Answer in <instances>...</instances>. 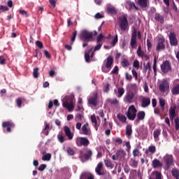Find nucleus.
Here are the masks:
<instances>
[{
	"mask_svg": "<svg viewBox=\"0 0 179 179\" xmlns=\"http://www.w3.org/2000/svg\"><path fill=\"white\" fill-rule=\"evenodd\" d=\"M63 107L66 108L69 113L73 111L75 103L73 102V96H66L62 99Z\"/></svg>",
	"mask_w": 179,
	"mask_h": 179,
	"instance_id": "nucleus-1",
	"label": "nucleus"
},
{
	"mask_svg": "<svg viewBox=\"0 0 179 179\" xmlns=\"http://www.w3.org/2000/svg\"><path fill=\"white\" fill-rule=\"evenodd\" d=\"M80 39L83 41H90V40H92V38H93V33L84 29L83 31H81L80 35Z\"/></svg>",
	"mask_w": 179,
	"mask_h": 179,
	"instance_id": "nucleus-2",
	"label": "nucleus"
},
{
	"mask_svg": "<svg viewBox=\"0 0 179 179\" xmlns=\"http://www.w3.org/2000/svg\"><path fill=\"white\" fill-rule=\"evenodd\" d=\"M127 115L129 120H131V121H134V120H135L136 117V108H135V106L134 105L129 106L127 113Z\"/></svg>",
	"mask_w": 179,
	"mask_h": 179,
	"instance_id": "nucleus-3",
	"label": "nucleus"
},
{
	"mask_svg": "<svg viewBox=\"0 0 179 179\" xmlns=\"http://www.w3.org/2000/svg\"><path fill=\"white\" fill-rule=\"evenodd\" d=\"M159 89L162 93H167L170 89V83L167 80H163L159 85Z\"/></svg>",
	"mask_w": 179,
	"mask_h": 179,
	"instance_id": "nucleus-4",
	"label": "nucleus"
},
{
	"mask_svg": "<svg viewBox=\"0 0 179 179\" xmlns=\"http://www.w3.org/2000/svg\"><path fill=\"white\" fill-rule=\"evenodd\" d=\"M113 61L114 60L113 59V57H108L107 58L105 67H102L103 72H104L105 73H108V72H110V71L111 70V66L113 65Z\"/></svg>",
	"mask_w": 179,
	"mask_h": 179,
	"instance_id": "nucleus-5",
	"label": "nucleus"
},
{
	"mask_svg": "<svg viewBox=\"0 0 179 179\" xmlns=\"http://www.w3.org/2000/svg\"><path fill=\"white\" fill-rule=\"evenodd\" d=\"M77 146H87L90 142L85 137H77L76 139Z\"/></svg>",
	"mask_w": 179,
	"mask_h": 179,
	"instance_id": "nucleus-6",
	"label": "nucleus"
},
{
	"mask_svg": "<svg viewBox=\"0 0 179 179\" xmlns=\"http://www.w3.org/2000/svg\"><path fill=\"white\" fill-rule=\"evenodd\" d=\"M161 71L164 73H167L168 72H170L171 71V64H170L169 61H165L162 63L161 65Z\"/></svg>",
	"mask_w": 179,
	"mask_h": 179,
	"instance_id": "nucleus-7",
	"label": "nucleus"
},
{
	"mask_svg": "<svg viewBox=\"0 0 179 179\" xmlns=\"http://www.w3.org/2000/svg\"><path fill=\"white\" fill-rule=\"evenodd\" d=\"M81 134L86 136H90L92 135V131L90 130V127H89V123H85L82 126Z\"/></svg>",
	"mask_w": 179,
	"mask_h": 179,
	"instance_id": "nucleus-8",
	"label": "nucleus"
},
{
	"mask_svg": "<svg viewBox=\"0 0 179 179\" xmlns=\"http://www.w3.org/2000/svg\"><path fill=\"white\" fill-rule=\"evenodd\" d=\"M120 27L122 30H127L128 29V20L127 17L123 16L120 18Z\"/></svg>",
	"mask_w": 179,
	"mask_h": 179,
	"instance_id": "nucleus-9",
	"label": "nucleus"
},
{
	"mask_svg": "<svg viewBox=\"0 0 179 179\" xmlns=\"http://www.w3.org/2000/svg\"><path fill=\"white\" fill-rule=\"evenodd\" d=\"M88 104H90V106H93V107L97 106V94L90 95V99H88Z\"/></svg>",
	"mask_w": 179,
	"mask_h": 179,
	"instance_id": "nucleus-10",
	"label": "nucleus"
},
{
	"mask_svg": "<svg viewBox=\"0 0 179 179\" xmlns=\"http://www.w3.org/2000/svg\"><path fill=\"white\" fill-rule=\"evenodd\" d=\"M93 50V48H90L88 51L85 52V58L86 62H90L92 61V58L94 56V53L92 52Z\"/></svg>",
	"mask_w": 179,
	"mask_h": 179,
	"instance_id": "nucleus-11",
	"label": "nucleus"
},
{
	"mask_svg": "<svg viewBox=\"0 0 179 179\" xmlns=\"http://www.w3.org/2000/svg\"><path fill=\"white\" fill-rule=\"evenodd\" d=\"M164 160L167 166V167H170L173 166L174 161L173 160V155H166L164 157Z\"/></svg>",
	"mask_w": 179,
	"mask_h": 179,
	"instance_id": "nucleus-12",
	"label": "nucleus"
},
{
	"mask_svg": "<svg viewBox=\"0 0 179 179\" xmlns=\"http://www.w3.org/2000/svg\"><path fill=\"white\" fill-rule=\"evenodd\" d=\"M138 34V31L136 29H134L132 36H131V39L130 42V45L133 48H136V36Z\"/></svg>",
	"mask_w": 179,
	"mask_h": 179,
	"instance_id": "nucleus-13",
	"label": "nucleus"
},
{
	"mask_svg": "<svg viewBox=\"0 0 179 179\" xmlns=\"http://www.w3.org/2000/svg\"><path fill=\"white\" fill-rule=\"evenodd\" d=\"M91 157H92V151L90 150H87V152L84 155V157H83V152H80V159L83 162H85V160H89V159H90Z\"/></svg>",
	"mask_w": 179,
	"mask_h": 179,
	"instance_id": "nucleus-14",
	"label": "nucleus"
},
{
	"mask_svg": "<svg viewBox=\"0 0 179 179\" xmlns=\"http://www.w3.org/2000/svg\"><path fill=\"white\" fill-rule=\"evenodd\" d=\"M164 41H165L164 38H159L157 48H156L157 51H162V50H164L165 48Z\"/></svg>",
	"mask_w": 179,
	"mask_h": 179,
	"instance_id": "nucleus-15",
	"label": "nucleus"
},
{
	"mask_svg": "<svg viewBox=\"0 0 179 179\" xmlns=\"http://www.w3.org/2000/svg\"><path fill=\"white\" fill-rule=\"evenodd\" d=\"M64 131L66 136H67L68 139L69 141H72L73 139V133L71 131V129L68 127L67 126H65L64 127Z\"/></svg>",
	"mask_w": 179,
	"mask_h": 179,
	"instance_id": "nucleus-16",
	"label": "nucleus"
},
{
	"mask_svg": "<svg viewBox=\"0 0 179 179\" xmlns=\"http://www.w3.org/2000/svg\"><path fill=\"white\" fill-rule=\"evenodd\" d=\"M134 97H135V95L133 94V92H127L124 96V101L126 103H132Z\"/></svg>",
	"mask_w": 179,
	"mask_h": 179,
	"instance_id": "nucleus-17",
	"label": "nucleus"
},
{
	"mask_svg": "<svg viewBox=\"0 0 179 179\" xmlns=\"http://www.w3.org/2000/svg\"><path fill=\"white\" fill-rule=\"evenodd\" d=\"M169 40H170V43L172 45H177V44H178L177 38H176V34H174V33H173V32L170 33Z\"/></svg>",
	"mask_w": 179,
	"mask_h": 179,
	"instance_id": "nucleus-18",
	"label": "nucleus"
},
{
	"mask_svg": "<svg viewBox=\"0 0 179 179\" xmlns=\"http://www.w3.org/2000/svg\"><path fill=\"white\" fill-rule=\"evenodd\" d=\"M3 128H7V132H10V128H13L15 124L10 122H4L2 124Z\"/></svg>",
	"mask_w": 179,
	"mask_h": 179,
	"instance_id": "nucleus-19",
	"label": "nucleus"
},
{
	"mask_svg": "<svg viewBox=\"0 0 179 179\" xmlns=\"http://www.w3.org/2000/svg\"><path fill=\"white\" fill-rule=\"evenodd\" d=\"M149 179H162V173L159 171H152Z\"/></svg>",
	"mask_w": 179,
	"mask_h": 179,
	"instance_id": "nucleus-20",
	"label": "nucleus"
},
{
	"mask_svg": "<svg viewBox=\"0 0 179 179\" xmlns=\"http://www.w3.org/2000/svg\"><path fill=\"white\" fill-rule=\"evenodd\" d=\"M101 170H103V162H99L95 169V171L98 176H103Z\"/></svg>",
	"mask_w": 179,
	"mask_h": 179,
	"instance_id": "nucleus-21",
	"label": "nucleus"
},
{
	"mask_svg": "<svg viewBox=\"0 0 179 179\" xmlns=\"http://www.w3.org/2000/svg\"><path fill=\"white\" fill-rule=\"evenodd\" d=\"M116 154H117L119 160H121V159H124V157H125V156H127V152H125V150H124L122 148H120L119 150H117Z\"/></svg>",
	"mask_w": 179,
	"mask_h": 179,
	"instance_id": "nucleus-22",
	"label": "nucleus"
},
{
	"mask_svg": "<svg viewBox=\"0 0 179 179\" xmlns=\"http://www.w3.org/2000/svg\"><path fill=\"white\" fill-rule=\"evenodd\" d=\"M176 106L171 107L169 109V117L171 120L176 118Z\"/></svg>",
	"mask_w": 179,
	"mask_h": 179,
	"instance_id": "nucleus-23",
	"label": "nucleus"
},
{
	"mask_svg": "<svg viewBox=\"0 0 179 179\" xmlns=\"http://www.w3.org/2000/svg\"><path fill=\"white\" fill-rule=\"evenodd\" d=\"M152 167L154 169H157V168L162 167V166H163V164L157 159H155L154 160H152Z\"/></svg>",
	"mask_w": 179,
	"mask_h": 179,
	"instance_id": "nucleus-24",
	"label": "nucleus"
},
{
	"mask_svg": "<svg viewBox=\"0 0 179 179\" xmlns=\"http://www.w3.org/2000/svg\"><path fill=\"white\" fill-rule=\"evenodd\" d=\"M57 139L60 143H64V141H66V138H65V135H64V133L62 131H60L57 135Z\"/></svg>",
	"mask_w": 179,
	"mask_h": 179,
	"instance_id": "nucleus-25",
	"label": "nucleus"
},
{
	"mask_svg": "<svg viewBox=\"0 0 179 179\" xmlns=\"http://www.w3.org/2000/svg\"><path fill=\"white\" fill-rule=\"evenodd\" d=\"M126 135L128 138L132 135V126L127 124L126 127Z\"/></svg>",
	"mask_w": 179,
	"mask_h": 179,
	"instance_id": "nucleus-26",
	"label": "nucleus"
},
{
	"mask_svg": "<svg viewBox=\"0 0 179 179\" xmlns=\"http://www.w3.org/2000/svg\"><path fill=\"white\" fill-rule=\"evenodd\" d=\"M150 104V99L148 98H143L142 99V107H148Z\"/></svg>",
	"mask_w": 179,
	"mask_h": 179,
	"instance_id": "nucleus-27",
	"label": "nucleus"
},
{
	"mask_svg": "<svg viewBox=\"0 0 179 179\" xmlns=\"http://www.w3.org/2000/svg\"><path fill=\"white\" fill-rule=\"evenodd\" d=\"M171 174L173 177L176 179H179V171L177 169H173L171 171Z\"/></svg>",
	"mask_w": 179,
	"mask_h": 179,
	"instance_id": "nucleus-28",
	"label": "nucleus"
},
{
	"mask_svg": "<svg viewBox=\"0 0 179 179\" xmlns=\"http://www.w3.org/2000/svg\"><path fill=\"white\" fill-rule=\"evenodd\" d=\"M105 165L106 167H108L109 169H114V164L111 162L110 159H105L104 161Z\"/></svg>",
	"mask_w": 179,
	"mask_h": 179,
	"instance_id": "nucleus-29",
	"label": "nucleus"
},
{
	"mask_svg": "<svg viewBox=\"0 0 179 179\" xmlns=\"http://www.w3.org/2000/svg\"><path fill=\"white\" fill-rule=\"evenodd\" d=\"M126 6L128 8H129V9H132V8H134V9H136L138 10V8L136 7V6H135V3L134 2H131V1H127V5Z\"/></svg>",
	"mask_w": 179,
	"mask_h": 179,
	"instance_id": "nucleus-30",
	"label": "nucleus"
},
{
	"mask_svg": "<svg viewBox=\"0 0 179 179\" xmlns=\"http://www.w3.org/2000/svg\"><path fill=\"white\" fill-rule=\"evenodd\" d=\"M148 0H138V3L141 8H146L148 6Z\"/></svg>",
	"mask_w": 179,
	"mask_h": 179,
	"instance_id": "nucleus-31",
	"label": "nucleus"
},
{
	"mask_svg": "<svg viewBox=\"0 0 179 179\" xmlns=\"http://www.w3.org/2000/svg\"><path fill=\"white\" fill-rule=\"evenodd\" d=\"M50 130V124H47V122H45V128L42 131V134H44V135H48Z\"/></svg>",
	"mask_w": 179,
	"mask_h": 179,
	"instance_id": "nucleus-32",
	"label": "nucleus"
},
{
	"mask_svg": "<svg viewBox=\"0 0 179 179\" xmlns=\"http://www.w3.org/2000/svg\"><path fill=\"white\" fill-rule=\"evenodd\" d=\"M160 129H157L155 131H154L153 135H154V139L156 142H157V141H159V136L160 135Z\"/></svg>",
	"mask_w": 179,
	"mask_h": 179,
	"instance_id": "nucleus-33",
	"label": "nucleus"
},
{
	"mask_svg": "<svg viewBox=\"0 0 179 179\" xmlns=\"http://www.w3.org/2000/svg\"><path fill=\"white\" fill-rule=\"evenodd\" d=\"M107 101H108V103H110V104H113V106H117L119 103V101L117 100L116 98L108 99Z\"/></svg>",
	"mask_w": 179,
	"mask_h": 179,
	"instance_id": "nucleus-34",
	"label": "nucleus"
},
{
	"mask_svg": "<svg viewBox=\"0 0 179 179\" xmlns=\"http://www.w3.org/2000/svg\"><path fill=\"white\" fill-rule=\"evenodd\" d=\"M137 117L139 121H142L143 120H144L145 119V112H143V111L138 112L137 114Z\"/></svg>",
	"mask_w": 179,
	"mask_h": 179,
	"instance_id": "nucleus-35",
	"label": "nucleus"
},
{
	"mask_svg": "<svg viewBox=\"0 0 179 179\" xmlns=\"http://www.w3.org/2000/svg\"><path fill=\"white\" fill-rule=\"evenodd\" d=\"M125 93V90L122 87L117 88V96L122 97V95Z\"/></svg>",
	"mask_w": 179,
	"mask_h": 179,
	"instance_id": "nucleus-36",
	"label": "nucleus"
},
{
	"mask_svg": "<svg viewBox=\"0 0 179 179\" xmlns=\"http://www.w3.org/2000/svg\"><path fill=\"white\" fill-rule=\"evenodd\" d=\"M107 11L110 13V15H115V13H117V10L115 7H108Z\"/></svg>",
	"mask_w": 179,
	"mask_h": 179,
	"instance_id": "nucleus-37",
	"label": "nucleus"
},
{
	"mask_svg": "<svg viewBox=\"0 0 179 179\" xmlns=\"http://www.w3.org/2000/svg\"><path fill=\"white\" fill-rule=\"evenodd\" d=\"M117 117L118 118L119 121L121 122H125L127 121V117L122 114H118Z\"/></svg>",
	"mask_w": 179,
	"mask_h": 179,
	"instance_id": "nucleus-38",
	"label": "nucleus"
},
{
	"mask_svg": "<svg viewBox=\"0 0 179 179\" xmlns=\"http://www.w3.org/2000/svg\"><path fill=\"white\" fill-rule=\"evenodd\" d=\"M172 94H179V85H176L171 90Z\"/></svg>",
	"mask_w": 179,
	"mask_h": 179,
	"instance_id": "nucleus-39",
	"label": "nucleus"
},
{
	"mask_svg": "<svg viewBox=\"0 0 179 179\" xmlns=\"http://www.w3.org/2000/svg\"><path fill=\"white\" fill-rule=\"evenodd\" d=\"M165 104L166 101H164V99H163V98H159V105L162 111L164 110Z\"/></svg>",
	"mask_w": 179,
	"mask_h": 179,
	"instance_id": "nucleus-40",
	"label": "nucleus"
},
{
	"mask_svg": "<svg viewBox=\"0 0 179 179\" xmlns=\"http://www.w3.org/2000/svg\"><path fill=\"white\" fill-rule=\"evenodd\" d=\"M155 20L160 22V23H163V22H164L163 16L160 15V14H156L155 15Z\"/></svg>",
	"mask_w": 179,
	"mask_h": 179,
	"instance_id": "nucleus-41",
	"label": "nucleus"
},
{
	"mask_svg": "<svg viewBox=\"0 0 179 179\" xmlns=\"http://www.w3.org/2000/svg\"><path fill=\"white\" fill-rule=\"evenodd\" d=\"M148 152L151 153V155H153L156 152V147L155 145H150L148 147Z\"/></svg>",
	"mask_w": 179,
	"mask_h": 179,
	"instance_id": "nucleus-42",
	"label": "nucleus"
},
{
	"mask_svg": "<svg viewBox=\"0 0 179 179\" xmlns=\"http://www.w3.org/2000/svg\"><path fill=\"white\" fill-rule=\"evenodd\" d=\"M129 66V62H128V60H127V59H123L122 61V66H123V68H127V66Z\"/></svg>",
	"mask_w": 179,
	"mask_h": 179,
	"instance_id": "nucleus-43",
	"label": "nucleus"
},
{
	"mask_svg": "<svg viewBox=\"0 0 179 179\" xmlns=\"http://www.w3.org/2000/svg\"><path fill=\"white\" fill-rule=\"evenodd\" d=\"M129 164H130V166H131V167L136 168V167H138V161L131 159Z\"/></svg>",
	"mask_w": 179,
	"mask_h": 179,
	"instance_id": "nucleus-44",
	"label": "nucleus"
},
{
	"mask_svg": "<svg viewBox=\"0 0 179 179\" xmlns=\"http://www.w3.org/2000/svg\"><path fill=\"white\" fill-rule=\"evenodd\" d=\"M50 159H51V154H46L43 155L42 157V160H43L44 162H45L46 160L48 161L50 160Z\"/></svg>",
	"mask_w": 179,
	"mask_h": 179,
	"instance_id": "nucleus-45",
	"label": "nucleus"
},
{
	"mask_svg": "<svg viewBox=\"0 0 179 179\" xmlns=\"http://www.w3.org/2000/svg\"><path fill=\"white\" fill-rule=\"evenodd\" d=\"M113 141L115 142V143H117L118 145L122 144V139H121V138L120 137L113 138Z\"/></svg>",
	"mask_w": 179,
	"mask_h": 179,
	"instance_id": "nucleus-46",
	"label": "nucleus"
},
{
	"mask_svg": "<svg viewBox=\"0 0 179 179\" xmlns=\"http://www.w3.org/2000/svg\"><path fill=\"white\" fill-rule=\"evenodd\" d=\"M33 75L35 79H37V78H38V68L34 69Z\"/></svg>",
	"mask_w": 179,
	"mask_h": 179,
	"instance_id": "nucleus-47",
	"label": "nucleus"
},
{
	"mask_svg": "<svg viewBox=\"0 0 179 179\" xmlns=\"http://www.w3.org/2000/svg\"><path fill=\"white\" fill-rule=\"evenodd\" d=\"M175 129L176 131L179 129V118L177 117L175 119Z\"/></svg>",
	"mask_w": 179,
	"mask_h": 179,
	"instance_id": "nucleus-48",
	"label": "nucleus"
},
{
	"mask_svg": "<svg viewBox=\"0 0 179 179\" xmlns=\"http://www.w3.org/2000/svg\"><path fill=\"white\" fill-rule=\"evenodd\" d=\"M125 146L127 147L126 150L127 151L128 153H129V152H131V144L129 141L126 142Z\"/></svg>",
	"mask_w": 179,
	"mask_h": 179,
	"instance_id": "nucleus-49",
	"label": "nucleus"
},
{
	"mask_svg": "<svg viewBox=\"0 0 179 179\" xmlns=\"http://www.w3.org/2000/svg\"><path fill=\"white\" fill-rule=\"evenodd\" d=\"M20 15H22V16H25V17H29V15L27 14V11L24 10H20Z\"/></svg>",
	"mask_w": 179,
	"mask_h": 179,
	"instance_id": "nucleus-50",
	"label": "nucleus"
},
{
	"mask_svg": "<svg viewBox=\"0 0 179 179\" xmlns=\"http://www.w3.org/2000/svg\"><path fill=\"white\" fill-rule=\"evenodd\" d=\"M132 155L134 157H136L137 156H139V150L138 149H134L133 150Z\"/></svg>",
	"mask_w": 179,
	"mask_h": 179,
	"instance_id": "nucleus-51",
	"label": "nucleus"
},
{
	"mask_svg": "<svg viewBox=\"0 0 179 179\" xmlns=\"http://www.w3.org/2000/svg\"><path fill=\"white\" fill-rule=\"evenodd\" d=\"M117 42H118V36L116 35L113 39L111 44L112 45H115V44H117Z\"/></svg>",
	"mask_w": 179,
	"mask_h": 179,
	"instance_id": "nucleus-52",
	"label": "nucleus"
},
{
	"mask_svg": "<svg viewBox=\"0 0 179 179\" xmlns=\"http://www.w3.org/2000/svg\"><path fill=\"white\" fill-rule=\"evenodd\" d=\"M131 73H132L133 76L135 78V80H138V73L136 72V71H135V69H132Z\"/></svg>",
	"mask_w": 179,
	"mask_h": 179,
	"instance_id": "nucleus-53",
	"label": "nucleus"
},
{
	"mask_svg": "<svg viewBox=\"0 0 179 179\" xmlns=\"http://www.w3.org/2000/svg\"><path fill=\"white\" fill-rule=\"evenodd\" d=\"M67 152L69 155H70L71 156H73V155L75 154V152L73 151V150L71 148H67Z\"/></svg>",
	"mask_w": 179,
	"mask_h": 179,
	"instance_id": "nucleus-54",
	"label": "nucleus"
},
{
	"mask_svg": "<svg viewBox=\"0 0 179 179\" xmlns=\"http://www.w3.org/2000/svg\"><path fill=\"white\" fill-rule=\"evenodd\" d=\"M103 90L106 93H108L109 90H110V84L107 83L104 88H103Z\"/></svg>",
	"mask_w": 179,
	"mask_h": 179,
	"instance_id": "nucleus-55",
	"label": "nucleus"
},
{
	"mask_svg": "<svg viewBox=\"0 0 179 179\" xmlns=\"http://www.w3.org/2000/svg\"><path fill=\"white\" fill-rule=\"evenodd\" d=\"M36 45L38 46V48H43V43H41V41H36Z\"/></svg>",
	"mask_w": 179,
	"mask_h": 179,
	"instance_id": "nucleus-56",
	"label": "nucleus"
},
{
	"mask_svg": "<svg viewBox=\"0 0 179 179\" xmlns=\"http://www.w3.org/2000/svg\"><path fill=\"white\" fill-rule=\"evenodd\" d=\"M9 8H8V6H0V10H2L3 12H6V10H8Z\"/></svg>",
	"mask_w": 179,
	"mask_h": 179,
	"instance_id": "nucleus-57",
	"label": "nucleus"
},
{
	"mask_svg": "<svg viewBox=\"0 0 179 179\" xmlns=\"http://www.w3.org/2000/svg\"><path fill=\"white\" fill-rule=\"evenodd\" d=\"M91 121L94 124H97V120H96V116H94V115H91Z\"/></svg>",
	"mask_w": 179,
	"mask_h": 179,
	"instance_id": "nucleus-58",
	"label": "nucleus"
},
{
	"mask_svg": "<svg viewBox=\"0 0 179 179\" xmlns=\"http://www.w3.org/2000/svg\"><path fill=\"white\" fill-rule=\"evenodd\" d=\"M133 66L134 68H139V62L138 60H135L133 63Z\"/></svg>",
	"mask_w": 179,
	"mask_h": 179,
	"instance_id": "nucleus-59",
	"label": "nucleus"
},
{
	"mask_svg": "<svg viewBox=\"0 0 179 179\" xmlns=\"http://www.w3.org/2000/svg\"><path fill=\"white\" fill-rule=\"evenodd\" d=\"M46 165L45 164H41L39 166L38 170H39V171H43V170L45 169Z\"/></svg>",
	"mask_w": 179,
	"mask_h": 179,
	"instance_id": "nucleus-60",
	"label": "nucleus"
},
{
	"mask_svg": "<svg viewBox=\"0 0 179 179\" xmlns=\"http://www.w3.org/2000/svg\"><path fill=\"white\" fill-rule=\"evenodd\" d=\"M127 80H132V76L129 75L128 73H125Z\"/></svg>",
	"mask_w": 179,
	"mask_h": 179,
	"instance_id": "nucleus-61",
	"label": "nucleus"
},
{
	"mask_svg": "<svg viewBox=\"0 0 179 179\" xmlns=\"http://www.w3.org/2000/svg\"><path fill=\"white\" fill-rule=\"evenodd\" d=\"M17 107H19L20 108V107H22V99H17Z\"/></svg>",
	"mask_w": 179,
	"mask_h": 179,
	"instance_id": "nucleus-62",
	"label": "nucleus"
},
{
	"mask_svg": "<svg viewBox=\"0 0 179 179\" xmlns=\"http://www.w3.org/2000/svg\"><path fill=\"white\" fill-rule=\"evenodd\" d=\"M101 48V44H98L96 46L94 47V51H99Z\"/></svg>",
	"mask_w": 179,
	"mask_h": 179,
	"instance_id": "nucleus-63",
	"label": "nucleus"
},
{
	"mask_svg": "<svg viewBox=\"0 0 179 179\" xmlns=\"http://www.w3.org/2000/svg\"><path fill=\"white\" fill-rule=\"evenodd\" d=\"M101 40H103V35L100 34L98 36V37L96 38V41H97V43H100V41H101Z\"/></svg>",
	"mask_w": 179,
	"mask_h": 179,
	"instance_id": "nucleus-64",
	"label": "nucleus"
}]
</instances>
